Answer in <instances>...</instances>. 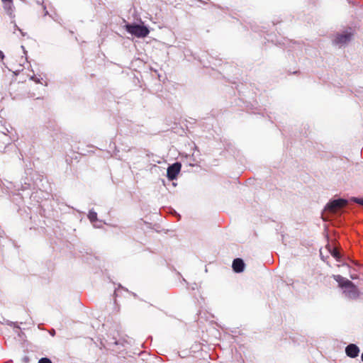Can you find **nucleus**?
<instances>
[{
    "mask_svg": "<svg viewBox=\"0 0 363 363\" xmlns=\"http://www.w3.org/2000/svg\"><path fill=\"white\" fill-rule=\"evenodd\" d=\"M125 29L128 33L138 38L146 37L150 33L147 27L136 24H127Z\"/></svg>",
    "mask_w": 363,
    "mask_h": 363,
    "instance_id": "nucleus-1",
    "label": "nucleus"
},
{
    "mask_svg": "<svg viewBox=\"0 0 363 363\" xmlns=\"http://www.w3.org/2000/svg\"><path fill=\"white\" fill-rule=\"evenodd\" d=\"M347 203V200L339 199L330 201L326 206V210L331 213H335L345 206Z\"/></svg>",
    "mask_w": 363,
    "mask_h": 363,
    "instance_id": "nucleus-2",
    "label": "nucleus"
},
{
    "mask_svg": "<svg viewBox=\"0 0 363 363\" xmlns=\"http://www.w3.org/2000/svg\"><path fill=\"white\" fill-rule=\"evenodd\" d=\"M344 293L350 298H356L359 296V291L357 286L350 281L345 283Z\"/></svg>",
    "mask_w": 363,
    "mask_h": 363,
    "instance_id": "nucleus-3",
    "label": "nucleus"
},
{
    "mask_svg": "<svg viewBox=\"0 0 363 363\" xmlns=\"http://www.w3.org/2000/svg\"><path fill=\"white\" fill-rule=\"evenodd\" d=\"M182 164L179 162H175L167 168V176L169 180H174L180 172Z\"/></svg>",
    "mask_w": 363,
    "mask_h": 363,
    "instance_id": "nucleus-4",
    "label": "nucleus"
},
{
    "mask_svg": "<svg viewBox=\"0 0 363 363\" xmlns=\"http://www.w3.org/2000/svg\"><path fill=\"white\" fill-rule=\"evenodd\" d=\"M347 355L351 358H354L358 356L359 353V347L354 344H350L345 348Z\"/></svg>",
    "mask_w": 363,
    "mask_h": 363,
    "instance_id": "nucleus-5",
    "label": "nucleus"
},
{
    "mask_svg": "<svg viewBox=\"0 0 363 363\" xmlns=\"http://www.w3.org/2000/svg\"><path fill=\"white\" fill-rule=\"evenodd\" d=\"M352 38V34L351 33H345L337 35V37L335 39V43L338 44H345L348 43Z\"/></svg>",
    "mask_w": 363,
    "mask_h": 363,
    "instance_id": "nucleus-6",
    "label": "nucleus"
},
{
    "mask_svg": "<svg viewBox=\"0 0 363 363\" xmlns=\"http://www.w3.org/2000/svg\"><path fill=\"white\" fill-rule=\"evenodd\" d=\"M245 264L242 259L240 258L235 259L233 262V269L237 272L240 273L244 270Z\"/></svg>",
    "mask_w": 363,
    "mask_h": 363,
    "instance_id": "nucleus-7",
    "label": "nucleus"
},
{
    "mask_svg": "<svg viewBox=\"0 0 363 363\" xmlns=\"http://www.w3.org/2000/svg\"><path fill=\"white\" fill-rule=\"evenodd\" d=\"M334 279L338 282L339 284V286L341 287V288H345V283L346 281H350V280L348 279H345L344 277H342L341 275H334Z\"/></svg>",
    "mask_w": 363,
    "mask_h": 363,
    "instance_id": "nucleus-8",
    "label": "nucleus"
},
{
    "mask_svg": "<svg viewBox=\"0 0 363 363\" xmlns=\"http://www.w3.org/2000/svg\"><path fill=\"white\" fill-rule=\"evenodd\" d=\"M112 332H113V337H112V340H110V343L117 345L118 344L117 336L119 335V332L116 329L113 330Z\"/></svg>",
    "mask_w": 363,
    "mask_h": 363,
    "instance_id": "nucleus-9",
    "label": "nucleus"
},
{
    "mask_svg": "<svg viewBox=\"0 0 363 363\" xmlns=\"http://www.w3.org/2000/svg\"><path fill=\"white\" fill-rule=\"evenodd\" d=\"M4 4V7L8 9L9 10H11V6L13 4V0H1Z\"/></svg>",
    "mask_w": 363,
    "mask_h": 363,
    "instance_id": "nucleus-10",
    "label": "nucleus"
},
{
    "mask_svg": "<svg viewBox=\"0 0 363 363\" xmlns=\"http://www.w3.org/2000/svg\"><path fill=\"white\" fill-rule=\"evenodd\" d=\"M38 363H52V361L47 357H43L38 361Z\"/></svg>",
    "mask_w": 363,
    "mask_h": 363,
    "instance_id": "nucleus-11",
    "label": "nucleus"
},
{
    "mask_svg": "<svg viewBox=\"0 0 363 363\" xmlns=\"http://www.w3.org/2000/svg\"><path fill=\"white\" fill-rule=\"evenodd\" d=\"M353 201H354L355 203H358V204H360L362 206H363V199H359V198H352V199Z\"/></svg>",
    "mask_w": 363,
    "mask_h": 363,
    "instance_id": "nucleus-12",
    "label": "nucleus"
},
{
    "mask_svg": "<svg viewBox=\"0 0 363 363\" xmlns=\"http://www.w3.org/2000/svg\"><path fill=\"white\" fill-rule=\"evenodd\" d=\"M332 255L336 259L340 258V253L337 252V250H333V251L332 252Z\"/></svg>",
    "mask_w": 363,
    "mask_h": 363,
    "instance_id": "nucleus-13",
    "label": "nucleus"
},
{
    "mask_svg": "<svg viewBox=\"0 0 363 363\" xmlns=\"http://www.w3.org/2000/svg\"><path fill=\"white\" fill-rule=\"evenodd\" d=\"M96 220V213L92 211V223Z\"/></svg>",
    "mask_w": 363,
    "mask_h": 363,
    "instance_id": "nucleus-14",
    "label": "nucleus"
},
{
    "mask_svg": "<svg viewBox=\"0 0 363 363\" xmlns=\"http://www.w3.org/2000/svg\"><path fill=\"white\" fill-rule=\"evenodd\" d=\"M4 57V55L2 51L0 50V59L3 60Z\"/></svg>",
    "mask_w": 363,
    "mask_h": 363,
    "instance_id": "nucleus-15",
    "label": "nucleus"
},
{
    "mask_svg": "<svg viewBox=\"0 0 363 363\" xmlns=\"http://www.w3.org/2000/svg\"><path fill=\"white\" fill-rule=\"evenodd\" d=\"M87 217L91 220V211L87 214Z\"/></svg>",
    "mask_w": 363,
    "mask_h": 363,
    "instance_id": "nucleus-16",
    "label": "nucleus"
},
{
    "mask_svg": "<svg viewBox=\"0 0 363 363\" xmlns=\"http://www.w3.org/2000/svg\"><path fill=\"white\" fill-rule=\"evenodd\" d=\"M361 357H362V362H363V352H362V354Z\"/></svg>",
    "mask_w": 363,
    "mask_h": 363,
    "instance_id": "nucleus-17",
    "label": "nucleus"
}]
</instances>
